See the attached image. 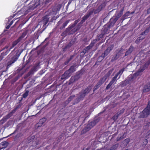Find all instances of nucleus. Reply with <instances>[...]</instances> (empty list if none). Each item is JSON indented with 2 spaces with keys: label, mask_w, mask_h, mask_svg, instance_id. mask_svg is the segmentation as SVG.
I'll use <instances>...</instances> for the list:
<instances>
[{
  "label": "nucleus",
  "mask_w": 150,
  "mask_h": 150,
  "mask_svg": "<svg viewBox=\"0 0 150 150\" xmlns=\"http://www.w3.org/2000/svg\"><path fill=\"white\" fill-rule=\"evenodd\" d=\"M56 15V13L55 11L52 10H48L47 12V14L42 18V21L43 22V25H45L49 21L50 18H51V20H55L54 16Z\"/></svg>",
  "instance_id": "1"
},
{
  "label": "nucleus",
  "mask_w": 150,
  "mask_h": 150,
  "mask_svg": "<svg viewBox=\"0 0 150 150\" xmlns=\"http://www.w3.org/2000/svg\"><path fill=\"white\" fill-rule=\"evenodd\" d=\"M98 122V120H95L89 122L82 130L81 134L86 133L87 132L90 130Z\"/></svg>",
  "instance_id": "2"
},
{
  "label": "nucleus",
  "mask_w": 150,
  "mask_h": 150,
  "mask_svg": "<svg viewBox=\"0 0 150 150\" xmlns=\"http://www.w3.org/2000/svg\"><path fill=\"white\" fill-rule=\"evenodd\" d=\"M150 115V100L149 101L147 105L139 116V118H145Z\"/></svg>",
  "instance_id": "3"
},
{
  "label": "nucleus",
  "mask_w": 150,
  "mask_h": 150,
  "mask_svg": "<svg viewBox=\"0 0 150 150\" xmlns=\"http://www.w3.org/2000/svg\"><path fill=\"white\" fill-rule=\"evenodd\" d=\"M20 106H21V105H20L17 106L15 108H14L8 114L5 116H4L0 120V124H4L8 119L12 117L13 114L16 111V110Z\"/></svg>",
  "instance_id": "4"
},
{
  "label": "nucleus",
  "mask_w": 150,
  "mask_h": 150,
  "mask_svg": "<svg viewBox=\"0 0 150 150\" xmlns=\"http://www.w3.org/2000/svg\"><path fill=\"white\" fill-rule=\"evenodd\" d=\"M113 48V46H112L108 47L104 51V53L99 57L98 59V60L99 62H101L105 58V57L107 56L110 53V51H111Z\"/></svg>",
  "instance_id": "5"
},
{
  "label": "nucleus",
  "mask_w": 150,
  "mask_h": 150,
  "mask_svg": "<svg viewBox=\"0 0 150 150\" xmlns=\"http://www.w3.org/2000/svg\"><path fill=\"white\" fill-rule=\"evenodd\" d=\"M91 89V86H88L84 90H83L79 93V97L82 100L86 96V94L90 92Z\"/></svg>",
  "instance_id": "6"
},
{
  "label": "nucleus",
  "mask_w": 150,
  "mask_h": 150,
  "mask_svg": "<svg viewBox=\"0 0 150 150\" xmlns=\"http://www.w3.org/2000/svg\"><path fill=\"white\" fill-rule=\"evenodd\" d=\"M21 53L17 52L16 54L12 57L10 61L8 62L7 63V67H9L13 63L16 61L20 56Z\"/></svg>",
  "instance_id": "7"
},
{
  "label": "nucleus",
  "mask_w": 150,
  "mask_h": 150,
  "mask_svg": "<svg viewBox=\"0 0 150 150\" xmlns=\"http://www.w3.org/2000/svg\"><path fill=\"white\" fill-rule=\"evenodd\" d=\"M150 27H149V28L146 29L144 32L142 33L140 36L136 40L135 42L136 43H139L145 38L144 36H142V35H145L146 33H148L149 32Z\"/></svg>",
  "instance_id": "8"
},
{
  "label": "nucleus",
  "mask_w": 150,
  "mask_h": 150,
  "mask_svg": "<svg viewBox=\"0 0 150 150\" xmlns=\"http://www.w3.org/2000/svg\"><path fill=\"white\" fill-rule=\"evenodd\" d=\"M97 40V39H94L92 41L89 45L85 47L83 50V52L84 53V54H86V53H88L89 50L92 48L95 44L96 43Z\"/></svg>",
  "instance_id": "9"
},
{
  "label": "nucleus",
  "mask_w": 150,
  "mask_h": 150,
  "mask_svg": "<svg viewBox=\"0 0 150 150\" xmlns=\"http://www.w3.org/2000/svg\"><path fill=\"white\" fill-rule=\"evenodd\" d=\"M71 74L69 71L68 70L66 71L62 75L61 79L62 80H65L68 78L70 77Z\"/></svg>",
  "instance_id": "10"
},
{
  "label": "nucleus",
  "mask_w": 150,
  "mask_h": 150,
  "mask_svg": "<svg viewBox=\"0 0 150 150\" xmlns=\"http://www.w3.org/2000/svg\"><path fill=\"white\" fill-rule=\"evenodd\" d=\"M93 13V11L89 10L87 12V14L83 17L82 19L85 21Z\"/></svg>",
  "instance_id": "11"
},
{
  "label": "nucleus",
  "mask_w": 150,
  "mask_h": 150,
  "mask_svg": "<svg viewBox=\"0 0 150 150\" xmlns=\"http://www.w3.org/2000/svg\"><path fill=\"white\" fill-rule=\"evenodd\" d=\"M80 20L79 19L75 20L74 22V23L73 24L70 25L66 29V31L68 32L70 31L72 29L75 27L76 24Z\"/></svg>",
  "instance_id": "12"
},
{
  "label": "nucleus",
  "mask_w": 150,
  "mask_h": 150,
  "mask_svg": "<svg viewBox=\"0 0 150 150\" xmlns=\"http://www.w3.org/2000/svg\"><path fill=\"white\" fill-rule=\"evenodd\" d=\"M150 64V61L149 60L147 61L145 64L141 66L139 68V71H140L143 72L144 70L146 69L148 67Z\"/></svg>",
  "instance_id": "13"
},
{
  "label": "nucleus",
  "mask_w": 150,
  "mask_h": 150,
  "mask_svg": "<svg viewBox=\"0 0 150 150\" xmlns=\"http://www.w3.org/2000/svg\"><path fill=\"white\" fill-rule=\"evenodd\" d=\"M112 27L108 24L105 25L104 28L103 29L102 33L105 35L109 33L108 31L110 27Z\"/></svg>",
  "instance_id": "14"
},
{
  "label": "nucleus",
  "mask_w": 150,
  "mask_h": 150,
  "mask_svg": "<svg viewBox=\"0 0 150 150\" xmlns=\"http://www.w3.org/2000/svg\"><path fill=\"white\" fill-rule=\"evenodd\" d=\"M85 21L83 20L82 19V20L78 24V28L76 29H75V28H74L72 30H71L72 33H69V34H72L73 33H74L76 31L78 30H79L80 28V25L81 24H82L84 22H85Z\"/></svg>",
  "instance_id": "15"
},
{
  "label": "nucleus",
  "mask_w": 150,
  "mask_h": 150,
  "mask_svg": "<svg viewBox=\"0 0 150 150\" xmlns=\"http://www.w3.org/2000/svg\"><path fill=\"white\" fill-rule=\"evenodd\" d=\"M118 19L115 17H113L110 19L109 23L108 24L111 26L112 27Z\"/></svg>",
  "instance_id": "16"
},
{
  "label": "nucleus",
  "mask_w": 150,
  "mask_h": 150,
  "mask_svg": "<svg viewBox=\"0 0 150 150\" xmlns=\"http://www.w3.org/2000/svg\"><path fill=\"white\" fill-rule=\"evenodd\" d=\"M150 90V82L145 85L143 90L144 92H146L149 91Z\"/></svg>",
  "instance_id": "17"
},
{
  "label": "nucleus",
  "mask_w": 150,
  "mask_h": 150,
  "mask_svg": "<svg viewBox=\"0 0 150 150\" xmlns=\"http://www.w3.org/2000/svg\"><path fill=\"white\" fill-rule=\"evenodd\" d=\"M134 49V47L132 45H131L128 50L126 52L125 56H127L130 54L133 51Z\"/></svg>",
  "instance_id": "18"
},
{
  "label": "nucleus",
  "mask_w": 150,
  "mask_h": 150,
  "mask_svg": "<svg viewBox=\"0 0 150 150\" xmlns=\"http://www.w3.org/2000/svg\"><path fill=\"white\" fill-rule=\"evenodd\" d=\"M74 43V41H71L64 48H63V51H66V50L68 48H69Z\"/></svg>",
  "instance_id": "19"
},
{
  "label": "nucleus",
  "mask_w": 150,
  "mask_h": 150,
  "mask_svg": "<svg viewBox=\"0 0 150 150\" xmlns=\"http://www.w3.org/2000/svg\"><path fill=\"white\" fill-rule=\"evenodd\" d=\"M102 7L100 6H99L98 8L94 10V9H90L91 10H93V13H94V14H96L97 13H99L100 11L102 9Z\"/></svg>",
  "instance_id": "20"
},
{
  "label": "nucleus",
  "mask_w": 150,
  "mask_h": 150,
  "mask_svg": "<svg viewBox=\"0 0 150 150\" xmlns=\"http://www.w3.org/2000/svg\"><path fill=\"white\" fill-rule=\"evenodd\" d=\"M62 7V5L60 4H58L56 6V8L54 9V8L50 9H49V10H53V11H56V14L57 13V11H59L60 10Z\"/></svg>",
  "instance_id": "21"
},
{
  "label": "nucleus",
  "mask_w": 150,
  "mask_h": 150,
  "mask_svg": "<svg viewBox=\"0 0 150 150\" xmlns=\"http://www.w3.org/2000/svg\"><path fill=\"white\" fill-rule=\"evenodd\" d=\"M75 67V65H73L71 66L70 67V68L68 70L71 74H72L73 72L76 71Z\"/></svg>",
  "instance_id": "22"
},
{
  "label": "nucleus",
  "mask_w": 150,
  "mask_h": 150,
  "mask_svg": "<svg viewBox=\"0 0 150 150\" xmlns=\"http://www.w3.org/2000/svg\"><path fill=\"white\" fill-rule=\"evenodd\" d=\"M119 146V144H116L113 145L109 149H107L106 150H116Z\"/></svg>",
  "instance_id": "23"
},
{
  "label": "nucleus",
  "mask_w": 150,
  "mask_h": 150,
  "mask_svg": "<svg viewBox=\"0 0 150 150\" xmlns=\"http://www.w3.org/2000/svg\"><path fill=\"white\" fill-rule=\"evenodd\" d=\"M107 79L106 77L104 76L102 78L100 79L98 83L101 86L105 82Z\"/></svg>",
  "instance_id": "24"
},
{
  "label": "nucleus",
  "mask_w": 150,
  "mask_h": 150,
  "mask_svg": "<svg viewBox=\"0 0 150 150\" xmlns=\"http://www.w3.org/2000/svg\"><path fill=\"white\" fill-rule=\"evenodd\" d=\"M46 119L45 118H43L40 119L38 124L40 125H38V127L41 126L45 122Z\"/></svg>",
  "instance_id": "25"
},
{
  "label": "nucleus",
  "mask_w": 150,
  "mask_h": 150,
  "mask_svg": "<svg viewBox=\"0 0 150 150\" xmlns=\"http://www.w3.org/2000/svg\"><path fill=\"white\" fill-rule=\"evenodd\" d=\"M125 69L123 68L121 69L115 75V76L117 78L119 75L120 74V76L122 74L123 72L124 71Z\"/></svg>",
  "instance_id": "26"
},
{
  "label": "nucleus",
  "mask_w": 150,
  "mask_h": 150,
  "mask_svg": "<svg viewBox=\"0 0 150 150\" xmlns=\"http://www.w3.org/2000/svg\"><path fill=\"white\" fill-rule=\"evenodd\" d=\"M74 55H71L69 59H68L64 63L65 65H67L70 61L74 57Z\"/></svg>",
  "instance_id": "27"
},
{
  "label": "nucleus",
  "mask_w": 150,
  "mask_h": 150,
  "mask_svg": "<svg viewBox=\"0 0 150 150\" xmlns=\"http://www.w3.org/2000/svg\"><path fill=\"white\" fill-rule=\"evenodd\" d=\"M21 40H20V39L18 38L16 40L14 41L12 43V47H14L16 45L18 44V43Z\"/></svg>",
  "instance_id": "28"
},
{
  "label": "nucleus",
  "mask_w": 150,
  "mask_h": 150,
  "mask_svg": "<svg viewBox=\"0 0 150 150\" xmlns=\"http://www.w3.org/2000/svg\"><path fill=\"white\" fill-rule=\"evenodd\" d=\"M69 22V21H66L64 23H63L61 27H60V29L61 30H62L67 25Z\"/></svg>",
  "instance_id": "29"
},
{
  "label": "nucleus",
  "mask_w": 150,
  "mask_h": 150,
  "mask_svg": "<svg viewBox=\"0 0 150 150\" xmlns=\"http://www.w3.org/2000/svg\"><path fill=\"white\" fill-rule=\"evenodd\" d=\"M10 50H7V51L5 53H4V52L1 53V54L0 56V59L1 60H2L4 58V55L7 54L9 52Z\"/></svg>",
  "instance_id": "30"
},
{
  "label": "nucleus",
  "mask_w": 150,
  "mask_h": 150,
  "mask_svg": "<svg viewBox=\"0 0 150 150\" xmlns=\"http://www.w3.org/2000/svg\"><path fill=\"white\" fill-rule=\"evenodd\" d=\"M128 83V82L127 81L125 80L122 81L120 84V85L121 87H124L126 86L127 84Z\"/></svg>",
  "instance_id": "31"
},
{
  "label": "nucleus",
  "mask_w": 150,
  "mask_h": 150,
  "mask_svg": "<svg viewBox=\"0 0 150 150\" xmlns=\"http://www.w3.org/2000/svg\"><path fill=\"white\" fill-rule=\"evenodd\" d=\"M113 69L110 70L104 76L105 77H106V78H107L111 75L113 71Z\"/></svg>",
  "instance_id": "32"
},
{
  "label": "nucleus",
  "mask_w": 150,
  "mask_h": 150,
  "mask_svg": "<svg viewBox=\"0 0 150 150\" xmlns=\"http://www.w3.org/2000/svg\"><path fill=\"white\" fill-rule=\"evenodd\" d=\"M130 15V12L128 11H127L126 13L123 16L122 18H123V19H125L127 18V17L129 16Z\"/></svg>",
  "instance_id": "33"
},
{
  "label": "nucleus",
  "mask_w": 150,
  "mask_h": 150,
  "mask_svg": "<svg viewBox=\"0 0 150 150\" xmlns=\"http://www.w3.org/2000/svg\"><path fill=\"white\" fill-rule=\"evenodd\" d=\"M104 35H105L102 33H101L100 34L98 35H97V40H100Z\"/></svg>",
  "instance_id": "34"
},
{
  "label": "nucleus",
  "mask_w": 150,
  "mask_h": 150,
  "mask_svg": "<svg viewBox=\"0 0 150 150\" xmlns=\"http://www.w3.org/2000/svg\"><path fill=\"white\" fill-rule=\"evenodd\" d=\"M119 116V115L116 113L112 117V119L114 121H115L118 119Z\"/></svg>",
  "instance_id": "35"
},
{
  "label": "nucleus",
  "mask_w": 150,
  "mask_h": 150,
  "mask_svg": "<svg viewBox=\"0 0 150 150\" xmlns=\"http://www.w3.org/2000/svg\"><path fill=\"white\" fill-rule=\"evenodd\" d=\"M141 72H142L140 71L139 69L137 72L134 74L132 79L133 78L134 76L137 77L139 76L140 74V73Z\"/></svg>",
  "instance_id": "36"
},
{
  "label": "nucleus",
  "mask_w": 150,
  "mask_h": 150,
  "mask_svg": "<svg viewBox=\"0 0 150 150\" xmlns=\"http://www.w3.org/2000/svg\"><path fill=\"white\" fill-rule=\"evenodd\" d=\"M113 84H114L111 81L106 87L105 89L106 90H108Z\"/></svg>",
  "instance_id": "37"
},
{
  "label": "nucleus",
  "mask_w": 150,
  "mask_h": 150,
  "mask_svg": "<svg viewBox=\"0 0 150 150\" xmlns=\"http://www.w3.org/2000/svg\"><path fill=\"white\" fill-rule=\"evenodd\" d=\"M46 46V45L44 47L40 49V50H38L37 51V53L38 55L39 54L41 53H42L43 52L44 49H45V47Z\"/></svg>",
  "instance_id": "38"
},
{
  "label": "nucleus",
  "mask_w": 150,
  "mask_h": 150,
  "mask_svg": "<svg viewBox=\"0 0 150 150\" xmlns=\"http://www.w3.org/2000/svg\"><path fill=\"white\" fill-rule=\"evenodd\" d=\"M27 33L26 32L23 33L22 35L18 38L21 40L22 38H23L26 35Z\"/></svg>",
  "instance_id": "39"
},
{
  "label": "nucleus",
  "mask_w": 150,
  "mask_h": 150,
  "mask_svg": "<svg viewBox=\"0 0 150 150\" xmlns=\"http://www.w3.org/2000/svg\"><path fill=\"white\" fill-rule=\"evenodd\" d=\"M100 86H101V85L98 83L97 84L94 86V87L93 89V91H95Z\"/></svg>",
  "instance_id": "40"
},
{
  "label": "nucleus",
  "mask_w": 150,
  "mask_h": 150,
  "mask_svg": "<svg viewBox=\"0 0 150 150\" xmlns=\"http://www.w3.org/2000/svg\"><path fill=\"white\" fill-rule=\"evenodd\" d=\"M75 96L74 95L70 96L68 99V102L69 103L75 97Z\"/></svg>",
  "instance_id": "41"
},
{
  "label": "nucleus",
  "mask_w": 150,
  "mask_h": 150,
  "mask_svg": "<svg viewBox=\"0 0 150 150\" xmlns=\"http://www.w3.org/2000/svg\"><path fill=\"white\" fill-rule=\"evenodd\" d=\"M125 134V133H124L123 134V135L122 136H121L120 137H118L117 138L116 141H119L125 138V137H124V135Z\"/></svg>",
  "instance_id": "42"
},
{
  "label": "nucleus",
  "mask_w": 150,
  "mask_h": 150,
  "mask_svg": "<svg viewBox=\"0 0 150 150\" xmlns=\"http://www.w3.org/2000/svg\"><path fill=\"white\" fill-rule=\"evenodd\" d=\"M117 78L115 76L112 78L111 81L114 84H115L116 83L117 80Z\"/></svg>",
  "instance_id": "43"
},
{
  "label": "nucleus",
  "mask_w": 150,
  "mask_h": 150,
  "mask_svg": "<svg viewBox=\"0 0 150 150\" xmlns=\"http://www.w3.org/2000/svg\"><path fill=\"white\" fill-rule=\"evenodd\" d=\"M81 100V99L79 97L77 98L75 100L74 103H73V104L75 105V104L78 103Z\"/></svg>",
  "instance_id": "44"
},
{
  "label": "nucleus",
  "mask_w": 150,
  "mask_h": 150,
  "mask_svg": "<svg viewBox=\"0 0 150 150\" xmlns=\"http://www.w3.org/2000/svg\"><path fill=\"white\" fill-rule=\"evenodd\" d=\"M1 144L3 146V147L5 148L7 146L8 142L6 141H4L2 142Z\"/></svg>",
  "instance_id": "45"
},
{
  "label": "nucleus",
  "mask_w": 150,
  "mask_h": 150,
  "mask_svg": "<svg viewBox=\"0 0 150 150\" xmlns=\"http://www.w3.org/2000/svg\"><path fill=\"white\" fill-rule=\"evenodd\" d=\"M130 141V139L129 138H127L124 140V142L125 144V145H127L129 142Z\"/></svg>",
  "instance_id": "46"
},
{
  "label": "nucleus",
  "mask_w": 150,
  "mask_h": 150,
  "mask_svg": "<svg viewBox=\"0 0 150 150\" xmlns=\"http://www.w3.org/2000/svg\"><path fill=\"white\" fill-rule=\"evenodd\" d=\"M28 91H26V92L23 94L22 95L23 97L24 98H26L28 96Z\"/></svg>",
  "instance_id": "47"
},
{
  "label": "nucleus",
  "mask_w": 150,
  "mask_h": 150,
  "mask_svg": "<svg viewBox=\"0 0 150 150\" xmlns=\"http://www.w3.org/2000/svg\"><path fill=\"white\" fill-rule=\"evenodd\" d=\"M75 81V80H74V78L72 76L69 80V84H71L72 83L74 82Z\"/></svg>",
  "instance_id": "48"
},
{
  "label": "nucleus",
  "mask_w": 150,
  "mask_h": 150,
  "mask_svg": "<svg viewBox=\"0 0 150 150\" xmlns=\"http://www.w3.org/2000/svg\"><path fill=\"white\" fill-rule=\"evenodd\" d=\"M74 78V79L75 80V81L77 80L80 78L79 75L76 74V75L74 76H72Z\"/></svg>",
  "instance_id": "49"
},
{
  "label": "nucleus",
  "mask_w": 150,
  "mask_h": 150,
  "mask_svg": "<svg viewBox=\"0 0 150 150\" xmlns=\"http://www.w3.org/2000/svg\"><path fill=\"white\" fill-rule=\"evenodd\" d=\"M124 110L125 109L123 108L121 110H120L119 111L117 112V113L119 115V116L124 112Z\"/></svg>",
  "instance_id": "50"
},
{
  "label": "nucleus",
  "mask_w": 150,
  "mask_h": 150,
  "mask_svg": "<svg viewBox=\"0 0 150 150\" xmlns=\"http://www.w3.org/2000/svg\"><path fill=\"white\" fill-rule=\"evenodd\" d=\"M34 71V69H32L31 70L28 72V76H30L31 74H33V71Z\"/></svg>",
  "instance_id": "51"
},
{
  "label": "nucleus",
  "mask_w": 150,
  "mask_h": 150,
  "mask_svg": "<svg viewBox=\"0 0 150 150\" xmlns=\"http://www.w3.org/2000/svg\"><path fill=\"white\" fill-rule=\"evenodd\" d=\"M122 15H121L120 13H117L116 16L115 17L117 18L118 20V19L122 16Z\"/></svg>",
  "instance_id": "52"
},
{
  "label": "nucleus",
  "mask_w": 150,
  "mask_h": 150,
  "mask_svg": "<svg viewBox=\"0 0 150 150\" xmlns=\"http://www.w3.org/2000/svg\"><path fill=\"white\" fill-rule=\"evenodd\" d=\"M124 10V7H123L122 8L120 11V12L119 13H120L121 15H122L123 11Z\"/></svg>",
  "instance_id": "53"
},
{
  "label": "nucleus",
  "mask_w": 150,
  "mask_h": 150,
  "mask_svg": "<svg viewBox=\"0 0 150 150\" xmlns=\"http://www.w3.org/2000/svg\"><path fill=\"white\" fill-rule=\"evenodd\" d=\"M17 131V129H16L15 130V131H14V132L13 133H11V134H10V135H9L8 136V137L11 136V135L15 134L16 132Z\"/></svg>",
  "instance_id": "54"
},
{
  "label": "nucleus",
  "mask_w": 150,
  "mask_h": 150,
  "mask_svg": "<svg viewBox=\"0 0 150 150\" xmlns=\"http://www.w3.org/2000/svg\"><path fill=\"white\" fill-rule=\"evenodd\" d=\"M147 13L148 14L150 13V7L149 9H147Z\"/></svg>",
  "instance_id": "55"
},
{
  "label": "nucleus",
  "mask_w": 150,
  "mask_h": 150,
  "mask_svg": "<svg viewBox=\"0 0 150 150\" xmlns=\"http://www.w3.org/2000/svg\"><path fill=\"white\" fill-rule=\"evenodd\" d=\"M11 26V25H10V24H9L6 27V28L7 29H8Z\"/></svg>",
  "instance_id": "56"
},
{
  "label": "nucleus",
  "mask_w": 150,
  "mask_h": 150,
  "mask_svg": "<svg viewBox=\"0 0 150 150\" xmlns=\"http://www.w3.org/2000/svg\"><path fill=\"white\" fill-rule=\"evenodd\" d=\"M145 143V146H146L147 143V139H145L144 142Z\"/></svg>",
  "instance_id": "57"
},
{
  "label": "nucleus",
  "mask_w": 150,
  "mask_h": 150,
  "mask_svg": "<svg viewBox=\"0 0 150 150\" xmlns=\"http://www.w3.org/2000/svg\"><path fill=\"white\" fill-rule=\"evenodd\" d=\"M98 150H106V149L105 148H102L100 149H98Z\"/></svg>",
  "instance_id": "58"
},
{
  "label": "nucleus",
  "mask_w": 150,
  "mask_h": 150,
  "mask_svg": "<svg viewBox=\"0 0 150 150\" xmlns=\"http://www.w3.org/2000/svg\"><path fill=\"white\" fill-rule=\"evenodd\" d=\"M13 21H11V22L10 23V24H9L11 25H12V24L13 23Z\"/></svg>",
  "instance_id": "59"
},
{
  "label": "nucleus",
  "mask_w": 150,
  "mask_h": 150,
  "mask_svg": "<svg viewBox=\"0 0 150 150\" xmlns=\"http://www.w3.org/2000/svg\"><path fill=\"white\" fill-rule=\"evenodd\" d=\"M90 149V147H88L86 149V150H89ZM83 150H84V149H83Z\"/></svg>",
  "instance_id": "60"
},
{
  "label": "nucleus",
  "mask_w": 150,
  "mask_h": 150,
  "mask_svg": "<svg viewBox=\"0 0 150 150\" xmlns=\"http://www.w3.org/2000/svg\"><path fill=\"white\" fill-rule=\"evenodd\" d=\"M50 0H46V3L48 2Z\"/></svg>",
  "instance_id": "61"
},
{
  "label": "nucleus",
  "mask_w": 150,
  "mask_h": 150,
  "mask_svg": "<svg viewBox=\"0 0 150 150\" xmlns=\"http://www.w3.org/2000/svg\"><path fill=\"white\" fill-rule=\"evenodd\" d=\"M134 13V11L132 12H131V14H133Z\"/></svg>",
  "instance_id": "62"
},
{
  "label": "nucleus",
  "mask_w": 150,
  "mask_h": 150,
  "mask_svg": "<svg viewBox=\"0 0 150 150\" xmlns=\"http://www.w3.org/2000/svg\"><path fill=\"white\" fill-rule=\"evenodd\" d=\"M71 3V2H70L69 1L68 2V5H69Z\"/></svg>",
  "instance_id": "63"
},
{
  "label": "nucleus",
  "mask_w": 150,
  "mask_h": 150,
  "mask_svg": "<svg viewBox=\"0 0 150 150\" xmlns=\"http://www.w3.org/2000/svg\"><path fill=\"white\" fill-rule=\"evenodd\" d=\"M28 0H26V1H25V3H26L27 1H28Z\"/></svg>",
  "instance_id": "64"
}]
</instances>
